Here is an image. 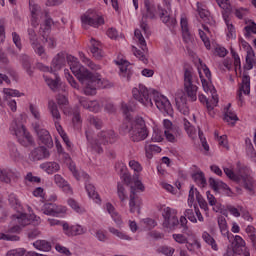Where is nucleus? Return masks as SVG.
<instances>
[{
	"instance_id": "obj_1",
	"label": "nucleus",
	"mask_w": 256,
	"mask_h": 256,
	"mask_svg": "<svg viewBox=\"0 0 256 256\" xmlns=\"http://www.w3.org/2000/svg\"><path fill=\"white\" fill-rule=\"evenodd\" d=\"M68 62L70 69L77 77L78 81L83 85L84 95H96L97 88L105 89L109 87V81L103 79L98 73H91L85 68L79 60L73 55H66L64 52H59L51 62V71H61Z\"/></svg>"
},
{
	"instance_id": "obj_2",
	"label": "nucleus",
	"mask_w": 256,
	"mask_h": 256,
	"mask_svg": "<svg viewBox=\"0 0 256 256\" xmlns=\"http://www.w3.org/2000/svg\"><path fill=\"white\" fill-rule=\"evenodd\" d=\"M129 167L134 171L132 181L130 175H126L124 181L127 185H130V213H135V211H139L141 207V198L137 196V193H143V191H145V185H143V182L139 179V173L143 171V166H141L138 161L130 160Z\"/></svg>"
},
{
	"instance_id": "obj_3",
	"label": "nucleus",
	"mask_w": 256,
	"mask_h": 256,
	"mask_svg": "<svg viewBox=\"0 0 256 256\" xmlns=\"http://www.w3.org/2000/svg\"><path fill=\"white\" fill-rule=\"evenodd\" d=\"M225 175L232 181L242 183L244 188L250 193H255V179L251 175V170L248 168H241L239 174H235L231 168H223Z\"/></svg>"
},
{
	"instance_id": "obj_4",
	"label": "nucleus",
	"mask_w": 256,
	"mask_h": 256,
	"mask_svg": "<svg viewBox=\"0 0 256 256\" xmlns=\"http://www.w3.org/2000/svg\"><path fill=\"white\" fill-rule=\"evenodd\" d=\"M89 131H86V137L90 142L91 149L94 153L101 154L103 153V148L101 145H107V143H115L116 135L113 130H102L97 137L93 140L89 136Z\"/></svg>"
},
{
	"instance_id": "obj_5",
	"label": "nucleus",
	"mask_w": 256,
	"mask_h": 256,
	"mask_svg": "<svg viewBox=\"0 0 256 256\" xmlns=\"http://www.w3.org/2000/svg\"><path fill=\"white\" fill-rule=\"evenodd\" d=\"M157 91L147 88L143 84H139L137 87L132 89L133 98L141 103L144 107H153V98Z\"/></svg>"
},
{
	"instance_id": "obj_6",
	"label": "nucleus",
	"mask_w": 256,
	"mask_h": 256,
	"mask_svg": "<svg viewBox=\"0 0 256 256\" xmlns=\"http://www.w3.org/2000/svg\"><path fill=\"white\" fill-rule=\"evenodd\" d=\"M145 11L142 12V19L140 21V29L146 37L151 35V27L149 26L148 19H155L156 10L153 0H144Z\"/></svg>"
},
{
	"instance_id": "obj_7",
	"label": "nucleus",
	"mask_w": 256,
	"mask_h": 256,
	"mask_svg": "<svg viewBox=\"0 0 256 256\" xmlns=\"http://www.w3.org/2000/svg\"><path fill=\"white\" fill-rule=\"evenodd\" d=\"M31 11V25L32 27H39V19H44L45 31H49L53 25V19L49 16V12H41L39 5H30Z\"/></svg>"
},
{
	"instance_id": "obj_8",
	"label": "nucleus",
	"mask_w": 256,
	"mask_h": 256,
	"mask_svg": "<svg viewBox=\"0 0 256 256\" xmlns=\"http://www.w3.org/2000/svg\"><path fill=\"white\" fill-rule=\"evenodd\" d=\"M81 22L83 29H89V27L99 29L101 25H105V18L95 10H88L81 16Z\"/></svg>"
},
{
	"instance_id": "obj_9",
	"label": "nucleus",
	"mask_w": 256,
	"mask_h": 256,
	"mask_svg": "<svg viewBox=\"0 0 256 256\" xmlns=\"http://www.w3.org/2000/svg\"><path fill=\"white\" fill-rule=\"evenodd\" d=\"M122 113L124 115L125 121L128 123L126 126L127 129H149V125L143 117L136 116L135 118L131 117V108L127 104H122Z\"/></svg>"
},
{
	"instance_id": "obj_10",
	"label": "nucleus",
	"mask_w": 256,
	"mask_h": 256,
	"mask_svg": "<svg viewBox=\"0 0 256 256\" xmlns=\"http://www.w3.org/2000/svg\"><path fill=\"white\" fill-rule=\"evenodd\" d=\"M195 81V74L191 70H185L184 72V91L188 100L192 103L197 101V91H199V87L193 84Z\"/></svg>"
},
{
	"instance_id": "obj_11",
	"label": "nucleus",
	"mask_w": 256,
	"mask_h": 256,
	"mask_svg": "<svg viewBox=\"0 0 256 256\" xmlns=\"http://www.w3.org/2000/svg\"><path fill=\"white\" fill-rule=\"evenodd\" d=\"M134 37H135L136 41L138 42V45L140 46L142 51L137 49L136 47H133L132 51H133L135 57H137V59H139V61H142V63L147 65V63H149V60L147 59V56L145 55V52L147 51V42L145 41V37H143V34L141 33V30H139V29H136L134 31Z\"/></svg>"
},
{
	"instance_id": "obj_12",
	"label": "nucleus",
	"mask_w": 256,
	"mask_h": 256,
	"mask_svg": "<svg viewBox=\"0 0 256 256\" xmlns=\"http://www.w3.org/2000/svg\"><path fill=\"white\" fill-rule=\"evenodd\" d=\"M152 101H154L157 109H159L161 113L168 115L169 117H173V106L167 97L159 94V92L156 91Z\"/></svg>"
},
{
	"instance_id": "obj_13",
	"label": "nucleus",
	"mask_w": 256,
	"mask_h": 256,
	"mask_svg": "<svg viewBox=\"0 0 256 256\" xmlns=\"http://www.w3.org/2000/svg\"><path fill=\"white\" fill-rule=\"evenodd\" d=\"M163 227L166 229H177L179 226V218H177V210L171 207H165L162 211Z\"/></svg>"
},
{
	"instance_id": "obj_14",
	"label": "nucleus",
	"mask_w": 256,
	"mask_h": 256,
	"mask_svg": "<svg viewBox=\"0 0 256 256\" xmlns=\"http://www.w3.org/2000/svg\"><path fill=\"white\" fill-rule=\"evenodd\" d=\"M251 93V77L249 75H244L242 77V82L238 87L237 99L238 105L243 107L245 105V97Z\"/></svg>"
},
{
	"instance_id": "obj_15",
	"label": "nucleus",
	"mask_w": 256,
	"mask_h": 256,
	"mask_svg": "<svg viewBox=\"0 0 256 256\" xmlns=\"http://www.w3.org/2000/svg\"><path fill=\"white\" fill-rule=\"evenodd\" d=\"M13 135L16 136L18 143L23 147H35V140L29 130L27 129H15L13 130Z\"/></svg>"
},
{
	"instance_id": "obj_16",
	"label": "nucleus",
	"mask_w": 256,
	"mask_h": 256,
	"mask_svg": "<svg viewBox=\"0 0 256 256\" xmlns=\"http://www.w3.org/2000/svg\"><path fill=\"white\" fill-rule=\"evenodd\" d=\"M41 211L44 215H48L49 217H61L67 213V207L53 203H45Z\"/></svg>"
},
{
	"instance_id": "obj_17",
	"label": "nucleus",
	"mask_w": 256,
	"mask_h": 256,
	"mask_svg": "<svg viewBox=\"0 0 256 256\" xmlns=\"http://www.w3.org/2000/svg\"><path fill=\"white\" fill-rule=\"evenodd\" d=\"M200 67H198L199 77L201 79L202 87L205 93H209L211 91V70L207 68V65L203 64L201 60H199Z\"/></svg>"
},
{
	"instance_id": "obj_18",
	"label": "nucleus",
	"mask_w": 256,
	"mask_h": 256,
	"mask_svg": "<svg viewBox=\"0 0 256 256\" xmlns=\"http://www.w3.org/2000/svg\"><path fill=\"white\" fill-rule=\"evenodd\" d=\"M199 197H202L201 193L197 190V188L191 187L188 195V207H193L194 205V211L195 215L200 223H203L205 221V218L203 217V214H201V211L197 207V204H195L196 201H199Z\"/></svg>"
},
{
	"instance_id": "obj_19",
	"label": "nucleus",
	"mask_w": 256,
	"mask_h": 256,
	"mask_svg": "<svg viewBox=\"0 0 256 256\" xmlns=\"http://www.w3.org/2000/svg\"><path fill=\"white\" fill-rule=\"evenodd\" d=\"M210 93H212V99L210 101L203 94H200L198 96V99H199L200 103H203V105H206L209 115L211 117H213L215 115V111H213V109H215V107H217V104L219 103V98L217 97V94H215V92H213V88H211Z\"/></svg>"
},
{
	"instance_id": "obj_20",
	"label": "nucleus",
	"mask_w": 256,
	"mask_h": 256,
	"mask_svg": "<svg viewBox=\"0 0 256 256\" xmlns=\"http://www.w3.org/2000/svg\"><path fill=\"white\" fill-rule=\"evenodd\" d=\"M63 233L64 235H67V237H77V235H85L87 233V228L75 224V225H69V223H63L62 224Z\"/></svg>"
},
{
	"instance_id": "obj_21",
	"label": "nucleus",
	"mask_w": 256,
	"mask_h": 256,
	"mask_svg": "<svg viewBox=\"0 0 256 256\" xmlns=\"http://www.w3.org/2000/svg\"><path fill=\"white\" fill-rule=\"evenodd\" d=\"M78 101L83 109L90 111L91 113H99L101 111L103 105L99 103L97 100H89L83 96H78Z\"/></svg>"
},
{
	"instance_id": "obj_22",
	"label": "nucleus",
	"mask_w": 256,
	"mask_h": 256,
	"mask_svg": "<svg viewBox=\"0 0 256 256\" xmlns=\"http://www.w3.org/2000/svg\"><path fill=\"white\" fill-rule=\"evenodd\" d=\"M15 223H19L22 227H26V225H39L41 223V217L31 214L27 216L25 213L18 214L15 218Z\"/></svg>"
},
{
	"instance_id": "obj_23",
	"label": "nucleus",
	"mask_w": 256,
	"mask_h": 256,
	"mask_svg": "<svg viewBox=\"0 0 256 256\" xmlns=\"http://www.w3.org/2000/svg\"><path fill=\"white\" fill-rule=\"evenodd\" d=\"M116 64L119 66V75L125 81H129L131 79V75H133V66L127 60H119L116 61Z\"/></svg>"
},
{
	"instance_id": "obj_24",
	"label": "nucleus",
	"mask_w": 256,
	"mask_h": 256,
	"mask_svg": "<svg viewBox=\"0 0 256 256\" xmlns=\"http://www.w3.org/2000/svg\"><path fill=\"white\" fill-rule=\"evenodd\" d=\"M245 251H249V249H247L243 237L239 235L234 236V240L232 242V253L234 255H243Z\"/></svg>"
},
{
	"instance_id": "obj_25",
	"label": "nucleus",
	"mask_w": 256,
	"mask_h": 256,
	"mask_svg": "<svg viewBox=\"0 0 256 256\" xmlns=\"http://www.w3.org/2000/svg\"><path fill=\"white\" fill-rule=\"evenodd\" d=\"M49 150L41 146L33 149L29 154L30 161H41L43 159L49 158Z\"/></svg>"
},
{
	"instance_id": "obj_26",
	"label": "nucleus",
	"mask_w": 256,
	"mask_h": 256,
	"mask_svg": "<svg viewBox=\"0 0 256 256\" xmlns=\"http://www.w3.org/2000/svg\"><path fill=\"white\" fill-rule=\"evenodd\" d=\"M60 156H61V159L64 161V163L68 165V169L71 171L75 179L79 181V179H81V173L77 171V166H75V162L71 161V156L66 152H62Z\"/></svg>"
},
{
	"instance_id": "obj_27",
	"label": "nucleus",
	"mask_w": 256,
	"mask_h": 256,
	"mask_svg": "<svg viewBox=\"0 0 256 256\" xmlns=\"http://www.w3.org/2000/svg\"><path fill=\"white\" fill-rule=\"evenodd\" d=\"M128 135L134 142L145 141L149 136V131L147 129H130Z\"/></svg>"
},
{
	"instance_id": "obj_28",
	"label": "nucleus",
	"mask_w": 256,
	"mask_h": 256,
	"mask_svg": "<svg viewBox=\"0 0 256 256\" xmlns=\"http://www.w3.org/2000/svg\"><path fill=\"white\" fill-rule=\"evenodd\" d=\"M224 121H226L230 127H233V125L239 121V117H237V114L231 109V103L224 108Z\"/></svg>"
},
{
	"instance_id": "obj_29",
	"label": "nucleus",
	"mask_w": 256,
	"mask_h": 256,
	"mask_svg": "<svg viewBox=\"0 0 256 256\" xmlns=\"http://www.w3.org/2000/svg\"><path fill=\"white\" fill-rule=\"evenodd\" d=\"M176 105L182 115H189V106L187 105V97L185 95L176 94Z\"/></svg>"
},
{
	"instance_id": "obj_30",
	"label": "nucleus",
	"mask_w": 256,
	"mask_h": 256,
	"mask_svg": "<svg viewBox=\"0 0 256 256\" xmlns=\"http://www.w3.org/2000/svg\"><path fill=\"white\" fill-rule=\"evenodd\" d=\"M217 223H218V227L220 229V233H221L222 237H226L229 241V239H231V237H233V234H231L229 232V226L227 225V219H225V217H223V216H219L217 218Z\"/></svg>"
},
{
	"instance_id": "obj_31",
	"label": "nucleus",
	"mask_w": 256,
	"mask_h": 256,
	"mask_svg": "<svg viewBox=\"0 0 256 256\" xmlns=\"http://www.w3.org/2000/svg\"><path fill=\"white\" fill-rule=\"evenodd\" d=\"M105 209L109 215H111V218L113 219L114 223H116L117 227H121L123 225V219H121V215L115 210V206L111 203H106Z\"/></svg>"
},
{
	"instance_id": "obj_32",
	"label": "nucleus",
	"mask_w": 256,
	"mask_h": 256,
	"mask_svg": "<svg viewBox=\"0 0 256 256\" xmlns=\"http://www.w3.org/2000/svg\"><path fill=\"white\" fill-rule=\"evenodd\" d=\"M223 19L226 25V36L228 39H235L237 37V31L235 30V25H233V21L229 17V15H223Z\"/></svg>"
},
{
	"instance_id": "obj_33",
	"label": "nucleus",
	"mask_w": 256,
	"mask_h": 256,
	"mask_svg": "<svg viewBox=\"0 0 256 256\" xmlns=\"http://www.w3.org/2000/svg\"><path fill=\"white\" fill-rule=\"evenodd\" d=\"M48 109L54 119L55 128L61 129V123H59V119H61V114L59 113V109H57V104L53 101H49Z\"/></svg>"
},
{
	"instance_id": "obj_34",
	"label": "nucleus",
	"mask_w": 256,
	"mask_h": 256,
	"mask_svg": "<svg viewBox=\"0 0 256 256\" xmlns=\"http://www.w3.org/2000/svg\"><path fill=\"white\" fill-rule=\"evenodd\" d=\"M32 246L37 251H42V253H49L51 249H53V246H51V242L48 240L38 239L32 243Z\"/></svg>"
},
{
	"instance_id": "obj_35",
	"label": "nucleus",
	"mask_w": 256,
	"mask_h": 256,
	"mask_svg": "<svg viewBox=\"0 0 256 256\" xmlns=\"http://www.w3.org/2000/svg\"><path fill=\"white\" fill-rule=\"evenodd\" d=\"M90 51L95 59H101V57H103L101 42L95 40V38L90 40Z\"/></svg>"
},
{
	"instance_id": "obj_36",
	"label": "nucleus",
	"mask_w": 256,
	"mask_h": 256,
	"mask_svg": "<svg viewBox=\"0 0 256 256\" xmlns=\"http://www.w3.org/2000/svg\"><path fill=\"white\" fill-rule=\"evenodd\" d=\"M36 134L38 136L39 141H41L43 145H47L48 147L50 145H53V138H51V134L49 133V130L37 129Z\"/></svg>"
},
{
	"instance_id": "obj_37",
	"label": "nucleus",
	"mask_w": 256,
	"mask_h": 256,
	"mask_svg": "<svg viewBox=\"0 0 256 256\" xmlns=\"http://www.w3.org/2000/svg\"><path fill=\"white\" fill-rule=\"evenodd\" d=\"M21 63L24 71H26L27 75L29 77H33V73L35 71V67H33V62L31 61V58L27 55L21 56Z\"/></svg>"
},
{
	"instance_id": "obj_38",
	"label": "nucleus",
	"mask_w": 256,
	"mask_h": 256,
	"mask_svg": "<svg viewBox=\"0 0 256 256\" xmlns=\"http://www.w3.org/2000/svg\"><path fill=\"white\" fill-rule=\"evenodd\" d=\"M40 169L48 173V175H53V173H57L61 166L57 162H45L40 165Z\"/></svg>"
},
{
	"instance_id": "obj_39",
	"label": "nucleus",
	"mask_w": 256,
	"mask_h": 256,
	"mask_svg": "<svg viewBox=\"0 0 256 256\" xmlns=\"http://www.w3.org/2000/svg\"><path fill=\"white\" fill-rule=\"evenodd\" d=\"M202 239L207 243V245L211 247L213 251H219V245L217 244V241L215 238H213V236H211V234H209V232L204 231L202 233Z\"/></svg>"
},
{
	"instance_id": "obj_40",
	"label": "nucleus",
	"mask_w": 256,
	"mask_h": 256,
	"mask_svg": "<svg viewBox=\"0 0 256 256\" xmlns=\"http://www.w3.org/2000/svg\"><path fill=\"white\" fill-rule=\"evenodd\" d=\"M85 189L88 193V197H90V199H93V201H95V203H97L98 205H101V197L99 196L97 191H95V186L88 183L86 184Z\"/></svg>"
},
{
	"instance_id": "obj_41",
	"label": "nucleus",
	"mask_w": 256,
	"mask_h": 256,
	"mask_svg": "<svg viewBox=\"0 0 256 256\" xmlns=\"http://www.w3.org/2000/svg\"><path fill=\"white\" fill-rule=\"evenodd\" d=\"M70 116L72 117V123L74 125V127H81V111L79 110V108H73L70 110L69 112Z\"/></svg>"
},
{
	"instance_id": "obj_42",
	"label": "nucleus",
	"mask_w": 256,
	"mask_h": 256,
	"mask_svg": "<svg viewBox=\"0 0 256 256\" xmlns=\"http://www.w3.org/2000/svg\"><path fill=\"white\" fill-rule=\"evenodd\" d=\"M196 7L199 16L203 19V21H205V23H208L210 13L209 10H207V6H205L203 3L197 2Z\"/></svg>"
},
{
	"instance_id": "obj_43",
	"label": "nucleus",
	"mask_w": 256,
	"mask_h": 256,
	"mask_svg": "<svg viewBox=\"0 0 256 256\" xmlns=\"http://www.w3.org/2000/svg\"><path fill=\"white\" fill-rule=\"evenodd\" d=\"M109 233L112 235H115V237H118V239H122L124 241H132L133 238L131 236L127 235L125 232L118 230L115 227H109L108 228Z\"/></svg>"
},
{
	"instance_id": "obj_44",
	"label": "nucleus",
	"mask_w": 256,
	"mask_h": 256,
	"mask_svg": "<svg viewBox=\"0 0 256 256\" xmlns=\"http://www.w3.org/2000/svg\"><path fill=\"white\" fill-rule=\"evenodd\" d=\"M3 99L4 101H9L11 97H21V92L19 90L11 89V88H4L3 91Z\"/></svg>"
},
{
	"instance_id": "obj_45",
	"label": "nucleus",
	"mask_w": 256,
	"mask_h": 256,
	"mask_svg": "<svg viewBox=\"0 0 256 256\" xmlns=\"http://www.w3.org/2000/svg\"><path fill=\"white\" fill-rule=\"evenodd\" d=\"M254 63H255V53L252 51V49H250L247 51L246 63L244 65V69L246 71H251V69H253Z\"/></svg>"
},
{
	"instance_id": "obj_46",
	"label": "nucleus",
	"mask_w": 256,
	"mask_h": 256,
	"mask_svg": "<svg viewBox=\"0 0 256 256\" xmlns=\"http://www.w3.org/2000/svg\"><path fill=\"white\" fill-rule=\"evenodd\" d=\"M79 57H80V60L82 61V63H84L85 65L90 67V69H92L93 71H99V69H101V66L93 63L91 61V59H89V58H87V56H85V53L79 52Z\"/></svg>"
},
{
	"instance_id": "obj_47",
	"label": "nucleus",
	"mask_w": 256,
	"mask_h": 256,
	"mask_svg": "<svg viewBox=\"0 0 256 256\" xmlns=\"http://www.w3.org/2000/svg\"><path fill=\"white\" fill-rule=\"evenodd\" d=\"M209 184H210V187H212V189L214 191H221V189H229V186H227V184H225L221 180H215L213 178H210Z\"/></svg>"
},
{
	"instance_id": "obj_48",
	"label": "nucleus",
	"mask_w": 256,
	"mask_h": 256,
	"mask_svg": "<svg viewBox=\"0 0 256 256\" xmlns=\"http://www.w3.org/2000/svg\"><path fill=\"white\" fill-rule=\"evenodd\" d=\"M245 233L250 239L253 247L256 249V227L253 225H248L245 229Z\"/></svg>"
},
{
	"instance_id": "obj_49",
	"label": "nucleus",
	"mask_w": 256,
	"mask_h": 256,
	"mask_svg": "<svg viewBox=\"0 0 256 256\" xmlns=\"http://www.w3.org/2000/svg\"><path fill=\"white\" fill-rule=\"evenodd\" d=\"M8 201L11 207H13V209H15L16 211H21V209H23V207L21 206V201H19V198L14 193H11L8 196Z\"/></svg>"
},
{
	"instance_id": "obj_50",
	"label": "nucleus",
	"mask_w": 256,
	"mask_h": 256,
	"mask_svg": "<svg viewBox=\"0 0 256 256\" xmlns=\"http://www.w3.org/2000/svg\"><path fill=\"white\" fill-rule=\"evenodd\" d=\"M31 45L36 55L41 57V59H47V53H45V48L43 47V45H40L39 42H33Z\"/></svg>"
},
{
	"instance_id": "obj_51",
	"label": "nucleus",
	"mask_w": 256,
	"mask_h": 256,
	"mask_svg": "<svg viewBox=\"0 0 256 256\" xmlns=\"http://www.w3.org/2000/svg\"><path fill=\"white\" fill-rule=\"evenodd\" d=\"M226 210L232 215V217H241V211H243V206H233L231 204H228L226 206Z\"/></svg>"
},
{
	"instance_id": "obj_52",
	"label": "nucleus",
	"mask_w": 256,
	"mask_h": 256,
	"mask_svg": "<svg viewBox=\"0 0 256 256\" xmlns=\"http://www.w3.org/2000/svg\"><path fill=\"white\" fill-rule=\"evenodd\" d=\"M15 177V173L11 170H2L0 174V181L3 183H11V179Z\"/></svg>"
},
{
	"instance_id": "obj_53",
	"label": "nucleus",
	"mask_w": 256,
	"mask_h": 256,
	"mask_svg": "<svg viewBox=\"0 0 256 256\" xmlns=\"http://www.w3.org/2000/svg\"><path fill=\"white\" fill-rule=\"evenodd\" d=\"M193 179L199 187H205V185H207V180L205 179V174H203V172L195 173Z\"/></svg>"
},
{
	"instance_id": "obj_54",
	"label": "nucleus",
	"mask_w": 256,
	"mask_h": 256,
	"mask_svg": "<svg viewBox=\"0 0 256 256\" xmlns=\"http://www.w3.org/2000/svg\"><path fill=\"white\" fill-rule=\"evenodd\" d=\"M245 36L249 37L251 34L256 35V23L253 21H248L247 25L244 27Z\"/></svg>"
},
{
	"instance_id": "obj_55",
	"label": "nucleus",
	"mask_w": 256,
	"mask_h": 256,
	"mask_svg": "<svg viewBox=\"0 0 256 256\" xmlns=\"http://www.w3.org/2000/svg\"><path fill=\"white\" fill-rule=\"evenodd\" d=\"M9 153L13 161H19V159H21V154L19 153V150H17V146H15V144L9 145Z\"/></svg>"
},
{
	"instance_id": "obj_56",
	"label": "nucleus",
	"mask_w": 256,
	"mask_h": 256,
	"mask_svg": "<svg viewBox=\"0 0 256 256\" xmlns=\"http://www.w3.org/2000/svg\"><path fill=\"white\" fill-rule=\"evenodd\" d=\"M164 135L170 143H175V141H177V130L175 129L165 130Z\"/></svg>"
},
{
	"instance_id": "obj_57",
	"label": "nucleus",
	"mask_w": 256,
	"mask_h": 256,
	"mask_svg": "<svg viewBox=\"0 0 256 256\" xmlns=\"http://www.w3.org/2000/svg\"><path fill=\"white\" fill-rule=\"evenodd\" d=\"M158 12H159L161 21L169 26L170 25L169 21H171V18L169 17V14H167V10L162 9L161 5H158Z\"/></svg>"
},
{
	"instance_id": "obj_58",
	"label": "nucleus",
	"mask_w": 256,
	"mask_h": 256,
	"mask_svg": "<svg viewBox=\"0 0 256 256\" xmlns=\"http://www.w3.org/2000/svg\"><path fill=\"white\" fill-rule=\"evenodd\" d=\"M18 215L14 216V223L16 225L12 226L4 235H16L15 233H21V229L25 226H21V224L15 222V219L17 218Z\"/></svg>"
},
{
	"instance_id": "obj_59",
	"label": "nucleus",
	"mask_w": 256,
	"mask_h": 256,
	"mask_svg": "<svg viewBox=\"0 0 256 256\" xmlns=\"http://www.w3.org/2000/svg\"><path fill=\"white\" fill-rule=\"evenodd\" d=\"M88 123L91 127H95V129H101L103 127V121L95 116H89Z\"/></svg>"
},
{
	"instance_id": "obj_60",
	"label": "nucleus",
	"mask_w": 256,
	"mask_h": 256,
	"mask_svg": "<svg viewBox=\"0 0 256 256\" xmlns=\"http://www.w3.org/2000/svg\"><path fill=\"white\" fill-rule=\"evenodd\" d=\"M157 252L165 256H173V254L175 253V249L171 246H160L157 249Z\"/></svg>"
},
{
	"instance_id": "obj_61",
	"label": "nucleus",
	"mask_w": 256,
	"mask_h": 256,
	"mask_svg": "<svg viewBox=\"0 0 256 256\" xmlns=\"http://www.w3.org/2000/svg\"><path fill=\"white\" fill-rule=\"evenodd\" d=\"M165 135V132L161 129H154L152 134V141L155 143H161L163 141V136Z\"/></svg>"
},
{
	"instance_id": "obj_62",
	"label": "nucleus",
	"mask_w": 256,
	"mask_h": 256,
	"mask_svg": "<svg viewBox=\"0 0 256 256\" xmlns=\"http://www.w3.org/2000/svg\"><path fill=\"white\" fill-rule=\"evenodd\" d=\"M68 205L69 207H71V209L76 211V213H85V209L81 208V206H79V203L73 198L68 199Z\"/></svg>"
},
{
	"instance_id": "obj_63",
	"label": "nucleus",
	"mask_w": 256,
	"mask_h": 256,
	"mask_svg": "<svg viewBox=\"0 0 256 256\" xmlns=\"http://www.w3.org/2000/svg\"><path fill=\"white\" fill-rule=\"evenodd\" d=\"M198 33H199V37L201 39V41H203L206 49H211V41H209V36H207L208 34H206L205 31L199 29L198 30Z\"/></svg>"
},
{
	"instance_id": "obj_64",
	"label": "nucleus",
	"mask_w": 256,
	"mask_h": 256,
	"mask_svg": "<svg viewBox=\"0 0 256 256\" xmlns=\"http://www.w3.org/2000/svg\"><path fill=\"white\" fill-rule=\"evenodd\" d=\"M26 253L25 248H17L7 252L6 256H24Z\"/></svg>"
}]
</instances>
